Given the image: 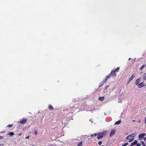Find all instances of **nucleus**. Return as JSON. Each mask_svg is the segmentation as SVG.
I'll return each instance as SVG.
<instances>
[{
  "instance_id": "nucleus-1",
  "label": "nucleus",
  "mask_w": 146,
  "mask_h": 146,
  "mask_svg": "<svg viewBox=\"0 0 146 146\" xmlns=\"http://www.w3.org/2000/svg\"><path fill=\"white\" fill-rule=\"evenodd\" d=\"M135 136L134 134H132L128 136L127 137V139L129 140V142H131L133 141L134 139V137Z\"/></svg>"
},
{
  "instance_id": "nucleus-2",
  "label": "nucleus",
  "mask_w": 146,
  "mask_h": 146,
  "mask_svg": "<svg viewBox=\"0 0 146 146\" xmlns=\"http://www.w3.org/2000/svg\"><path fill=\"white\" fill-rule=\"evenodd\" d=\"M112 77V76L111 75H110V74L109 75L106 76V78L104 80L102 81V82L100 83V87L102 86L106 82V81L108 79L110 78V77Z\"/></svg>"
},
{
  "instance_id": "nucleus-3",
  "label": "nucleus",
  "mask_w": 146,
  "mask_h": 146,
  "mask_svg": "<svg viewBox=\"0 0 146 146\" xmlns=\"http://www.w3.org/2000/svg\"><path fill=\"white\" fill-rule=\"evenodd\" d=\"M137 86L138 88H140L146 86V84L145 82H142L137 85Z\"/></svg>"
},
{
  "instance_id": "nucleus-4",
  "label": "nucleus",
  "mask_w": 146,
  "mask_h": 146,
  "mask_svg": "<svg viewBox=\"0 0 146 146\" xmlns=\"http://www.w3.org/2000/svg\"><path fill=\"white\" fill-rule=\"evenodd\" d=\"M27 121V119L25 118H23V119L22 120L21 119L19 121L20 123L21 124H23V123H25Z\"/></svg>"
},
{
  "instance_id": "nucleus-5",
  "label": "nucleus",
  "mask_w": 146,
  "mask_h": 146,
  "mask_svg": "<svg viewBox=\"0 0 146 146\" xmlns=\"http://www.w3.org/2000/svg\"><path fill=\"white\" fill-rule=\"evenodd\" d=\"M115 130H112L110 133V136H111L113 135H114L115 132Z\"/></svg>"
},
{
  "instance_id": "nucleus-6",
  "label": "nucleus",
  "mask_w": 146,
  "mask_h": 146,
  "mask_svg": "<svg viewBox=\"0 0 146 146\" xmlns=\"http://www.w3.org/2000/svg\"><path fill=\"white\" fill-rule=\"evenodd\" d=\"M101 134L103 136H105L107 133V131H102L100 132Z\"/></svg>"
},
{
  "instance_id": "nucleus-7",
  "label": "nucleus",
  "mask_w": 146,
  "mask_h": 146,
  "mask_svg": "<svg viewBox=\"0 0 146 146\" xmlns=\"http://www.w3.org/2000/svg\"><path fill=\"white\" fill-rule=\"evenodd\" d=\"M145 135V133H141L139 135V138H143L144 137V136Z\"/></svg>"
},
{
  "instance_id": "nucleus-8",
  "label": "nucleus",
  "mask_w": 146,
  "mask_h": 146,
  "mask_svg": "<svg viewBox=\"0 0 146 146\" xmlns=\"http://www.w3.org/2000/svg\"><path fill=\"white\" fill-rule=\"evenodd\" d=\"M110 74L112 76V77H113L114 76H115L116 75V73L114 72L113 70H112Z\"/></svg>"
},
{
  "instance_id": "nucleus-9",
  "label": "nucleus",
  "mask_w": 146,
  "mask_h": 146,
  "mask_svg": "<svg viewBox=\"0 0 146 146\" xmlns=\"http://www.w3.org/2000/svg\"><path fill=\"white\" fill-rule=\"evenodd\" d=\"M141 80V79L140 78H139L136 80L135 82V84L137 86V85L139 84V83L140 82Z\"/></svg>"
},
{
  "instance_id": "nucleus-10",
  "label": "nucleus",
  "mask_w": 146,
  "mask_h": 146,
  "mask_svg": "<svg viewBox=\"0 0 146 146\" xmlns=\"http://www.w3.org/2000/svg\"><path fill=\"white\" fill-rule=\"evenodd\" d=\"M135 74H132V75H131V76L129 78V82L131 80H132L135 77Z\"/></svg>"
},
{
  "instance_id": "nucleus-11",
  "label": "nucleus",
  "mask_w": 146,
  "mask_h": 146,
  "mask_svg": "<svg viewBox=\"0 0 146 146\" xmlns=\"http://www.w3.org/2000/svg\"><path fill=\"white\" fill-rule=\"evenodd\" d=\"M103 137L102 135L100 133H99L97 135V138L99 139L100 138H102Z\"/></svg>"
},
{
  "instance_id": "nucleus-12",
  "label": "nucleus",
  "mask_w": 146,
  "mask_h": 146,
  "mask_svg": "<svg viewBox=\"0 0 146 146\" xmlns=\"http://www.w3.org/2000/svg\"><path fill=\"white\" fill-rule=\"evenodd\" d=\"M119 69V67H118L117 68H116L115 69H113V71H114V72H115V73L116 72H117L118 71V70Z\"/></svg>"
},
{
  "instance_id": "nucleus-13",
  "label": "nucleus",
  "mask_w": 146,
  "mask_h": 146,
  "mask_svg": "<svg viewBox=\"0 0 146 146\" xmlns=\"http://www.w3.org/2000/svg\"><path fill=\"white\" fill-rule=\"evenodd\" d=\"M137 141L136 140H135L133 142V143H131V144L132 145H135L137 144Z\"/></svg>"
},
{
  "instance_id": "nucleus-14",
  "label": "nucleus",
  "mask_w": 146,
  "mask_h": 146,
  "mask_svg": "<svg viewBox=\"0 0 146 146\" xmlns=\"http://www.w3.org/2000/svg\"><path fill=\"white\" fill-rule=\"evenodd\" d=\"M121 122V121L120 120H119L116 122L115 124V125H118Z\"/></svg>"
},
{
  "instance_id": "nucleus-15",
  "label": "nucleus",
  "mask_w": 146,
  "mask_h": 146,
  "mask_svg": "<svg viewBox=\"0 0 146 146\" xmlns=\"http://www.w3.org/2000/svg\"><path fill=\"white\" fill-rule=\"evenodd\" d=\"M48 108L50 109L51 110H54V108L52 107V106L50 104L48 105Z\"/></svg>"
},
{
  "instance_id": "nucleus-16",
  "label": "nucleus",
  "mask_w": 146,
  "mask_h": 146,
  "mask_svg": "<svg viewBox=\"0 0 146 146\" xmlns=\"http://www.w3.org/2000/svg\"><path fill=\"white\" fill-rule=\"evenodd\" d=\"M82 141H81L79 143H78V146H82Z\"/></svg>"
},
{
  "instance_id": "nucleus-17",
  "label": "nucleus",
  "mask_w": 146,
  "mask_h": 146,
  "mask_svg": "<svg viewBox=\"0 0 146 146\" xmlns=\"http://www.w3.org/2000/svg\"><path fill=\"white\" fill-rule=\"evenodd\" d=\"M104 100V97H100L98 98V100Z\"/></svg>"
},
{
  "instance_id": "nucleus-18",
  "label": "nucleus",
  "mask_w": 146,
  "mask_h": 146,
  "mask_svg": "<svg viewBox=\"0 0 146 146\" xmlns=\"http://www.w3.org/2000/svg\"><path fill=\"white\" fill-rule=\"evenodd\" d=\"M145 67V65H143L140 68V70H142V69Z\"/></svg>"
},
{
  "instance_id": "nucleus-19",
  "label": "nucleus",
  "mask_w": 146,
  "mask_h": 146,
  "mask_svg": "<svg viewBox=\"0 0 146 146\" xmlns=\"http://www.w3.org/2000/svg\"><path fill=\"white\" fill-rule=\"evenodd\" d=\"M14 133L13 132H11L9 133V134L10 136H12L14 135Z\"/></svg>"
},
{
  "instance_id": "nucleus-20",
  "label": "nucleus",
  "mask_w": 146,
  "mask_h": 146,
  "mask_svg": "<svg viewBox=\"0 0 146 146\" xmlns=\"http://www.w3.org/2000/svg\"><path fill=\"white\" fill-rule=\"evenodd\" d=\"M141 145H143V146H145V144L144 143V142L143 141H141Z\"/></svg>"
},
{
  "instance_id": "nucleus-21",
  "label": "nucleus",
  "mask_w": 146,
  "mask_h": 146,
  "mask_svg": "<svg viewBox=\"0 0 146 146\" xmlns=\"http://www.w3.org/2000/svg\"><path fill=\"white\" fill-rule=\"evenodd\" d=\"M143 78L144 79L146 80V73H145L143 76Z\"/></svg>"
},
{
  "instance_id": "nucleus-22",
  "label": "nucleus",
  "mask_w": 146,
  "mask_h": 146,
  "mask_svg": "<svg viewBox=\"0 0 146 146\" xmlns=\"http://www.w3.org/2000/svg\"><path fill=\"white\" fill-rule=\"evenodd\" d=\"M102 141H100L98 142V144L99 145H100L102 144Z\"/></svg>"
},
{
  "instance_id": "nucleus-23",
  "label": "nucleus",
  "mask_w": 146,
  "mask_h": 146,
  "mask_svg": "<svg viewBox=\"0 0 146 146\" xmlns=\"http://www.w3.org/2000/svg\"><path fill=\"white\" fill-rule=\"evenodd\" d=\"M12 126V125L9 124L7 127H10Z\"/></svg>"
},
{
  "instance_id": "nucleus-24",
  "label": "nucleus",
  "mask_w": 146,
  "mask_h": 146,
  "mask_svg": "<svg viewBox=\"0 0 146 146\" xmlns=\"http://www.w3.org/2000/svg\"><path fill=\"white\" fill-rule=\"evenodd\" d=\"M37 131H36V130L35 131V135H36L37 134Z\"/></svg>"
},
{
  "instance_id": "nucleus-25",
  "label": "nucleus",
  "mask_w": 146,
  "mask_h": 146,
  "mask_svg": "<svg viewBox=\"0 0 146 146\" xmlns=\"http://www.w3.org/2000/svg\"><path fill=\"white\" fill-rule=\"evenodd\" d=\"M136 145V146H141L140 144L139 143H137Z\"/></svg>"
},
{
  "instance_id": "nucleus-26",
  "label": "nucleus",
  "mask_w": 146,
  "mask_h": 146,
  "mask_svg": "<svg viewBox=\"0 0 146 146\" xmlns=\"http://www.w3.org/2000/svg\"><path fill=\"white\" fill-rule=\"evenodd\" d=\"M98 135L97 134V133H95L94 135V136H96L97 135Z\"/></svg>"
},
{
  "instance_id": "nucleus-27",
  "label": "nucleus",
  "mask_w": 146,
  "mask_h": 146,
  "mask_svg": "<svg viewBox=\"0 0 146 146\" xmlns=\"http://www.w3.org/2000/svg\"><path fill=\"white\" fill-rule=\"evenodd\" d=\"M3 139V137L0 136V139Z\"/></svg>"
},
{
  "instance_id": "nucleus-28",
  "label": "nucleus",
  "mask_w": 146,
  "mask_h": 146,
  "mask_svg": "<svg viewBox=\"0 0 146 146\" xmlns=\"http://www.w3.org/2000/svg\"><path fill=\"white\" fill-rule=\"evenodd\" d=\"M128 144V143H126L124 144L125 145V146H126V145H127Z\"/></svg>"
},
{
  "instance_id": "nucleus-29",
  "label": "nucleus",
  "mask_w": 146,
  "mask_h": 146,
  "mask_svg": "<svg viewBox=\"0 0 146 146\" xmlns=\"http://www.w3.org/2000/svg\"><path fill=\"white\" fill-rule=\"evenodd\" d=\"M145 123H146V117H145Z\"/></svg>"
},
{
  "instance_id": "nucleus-30",
  "label": "nucleus",
  "mask_w": 146,
  "mask_h": 146,
  "mask_svg": "<svg viewBox=\"0 0 146 146\" xmlns=\"http://www.w3.org/2000/svg\"><path fill=\"white\" fill-rule=\"evenodd\" d=\"M22 134V133H20L19 134V136H20V135H21Z\"/></svg>"
},
{
  "instance_id": "nucleus-31",
  "label": "nucleus",
  "mask_w": 146,
  "mask_h": 146,
  "mask_svg": "<svg viewBox=\"0 0 146 146\" xmlns=\"http://www.w3.org/2000/svg\"><path fill=\"white\" fill-rule=\"evenodd\" d=\"M90 121L92 123V120L91 119H90Z\"/></svg>"
},
{
  "instance_id": "nucleus-32",
  "label": "nucleus",
  "mask_w": 146,
  "mask_h": 146,
  "mask_svg": "<svg viewBox=\"0 0 146 146\" xmlns=\"http://www.w3.org/2000/svg\"><path fill=\"white\" fill-rule=\"evenodd\" d=\"M29 138V136H28L26 137V139Z\"/></svg>"
},
{
  "instance_id": "nucleus-33",
  "label": "nucleus",
  "mask_w": 146,
  "mask_h": 146,
  "mask_svg": "<svg viewBox=\"0 0 146 146\" xmlns=\"http://www.w3.org/2000/svg\"><path fill=\"white\" fill-rule=\"evenodd\" d=\"M91 136L92 137H93L94 136V135L93 134H91Z\"/></svg>"
},
{
  "instance_id": "nucleus-34",
  "label": "nucleus",
  "mask_w": 146,
  "mask_h": 146,
  "mask_svg": "<svg viewBox=\"0 0 146 146\" xmlns=\"http://www.w3.org/2000/svg\"><path fill=\"white\" fill-rule=\"evenodd\" d=\"M141 120L140 119H139L138 121V122H139V123H140L141 122Z\"/></svg>"
},
{
  "instance_id": "nucleus-35",
  "label": "nucleus",
  "mask_w": 146,
  "mask_h": 146,
  "mask_svg": "<svg viewBox=\"0 0 146 146\" xmlns=\"http://www.w3.org/2000/svg\"><path fill=\"white\" fill-rule=\"evenodd\" d=\"M132 121H133V122H135V120H133Z\"/></svg>"
},
{
  "instance_id": "nucleus-36",
  "label": "nucleus",
  "mask_w": 146,
  "mask_h": 146,
  "mask_svg": "<svg viewBox=\"0 0 146 146\" xmlns=\"http://www.w3.org/2000/svg\"><path fill=\"white\" fill-rule=\"evenodd\" d=\"M131 59V58H129V60H130Z\"/></svg>"
},
{
  "instance_id": "nucleus-37",
  "label": "nucleus",
  "mask_w": 146,
  "mask_h": 146,
  "mask_svg": "<svg viewBox=\"0 0 146 146\" xmlns=\"http://www.w3.org/2000/svg\"><path fill=\"white\" fill-rule=\"evenodd\" d=\"M121 102L119 101V103H121Z\"/></svg>"
},
{
  "instance_id": "nucleus-38",
  "label": "nucleus",
  "mask_w": 146,
  "mask_h": 146,
  "mask_svg": "<svg viewBox=\"0 0 146 146\" xmlns=\"http://www.w3.org/2000/svg\"><path fill=\"white\" fill-rule=\"evenodd\" d=\"M129 138H130V139H131V137H129Z\"/></svg>"
},
{
  "instance_id": "nucleus-39",
  "label": "nucleus",
  "mask_w": 146,
  "mask_h": 146,
  "mask_svg": "<svg viewBox=\"0 0 146 146\" xmlns=\"http://www.w3.org/2000/svg\"><path fill=\"white\" fill-rule=\"evenodd\" d=\"M133 145H132L131 144V145H130L129 146H133Z\"/></svg>"
},
{
  "instance_id": "nucleus-40",
  "label": "nucleus",
  "mask_w": 146,
  "mask_h": 146,
  "mask_svg": "<svg viewBox=\"0 0 146 146\" xmlns=\"http://www.w3.org/2000/svg\"><path fill=\"white\" fill-rule=\"evenodd\" d=\"M146 139V137L144 139L145 140Z\"/></svg>"
},
{
  "instance_id": "nucleus-41",
  "label": "nucleus",
  "mask_w": 146,
  "mask_h": 146,
  "mask_svg": "<svg viewBox=\"0 0 146 146\" xmlns=\"http://www.w3.org/2000/svg\"><path fill=\"white\" fill-rule=\"evenodd\" d=\"M38 113H39V111H38Z\"/></svg>"
},
{
  "instance_id": "nucleus-42",
  "label": "nucleus",
  "mask_w": 146,
  "mask_h": 146,
  "mask_svg": "<svg viewBox=\"0 0 146 146\" xmlns=\"http://www.w3.org/2000/svg\"><path fill=\"white\" fill-rule=\"evenodd\" d=\"M101 146H104V145H102Z\"/></svg>"
},
{
  "instance_id": "nucleus-43",
  "label": "nucleus",
  "mask_w": 146,
  "mask_h": 146,
  "mask_svg": "<svg viewBox=\"0 0 146 146\" xmlns=\"http://www.w3.org/2000/svg\"><path fill=\"white\" fill-rule=\"evenodd\" d=\"M1 145H0V146H1Z\"/></svg>"
}]
</instances>
